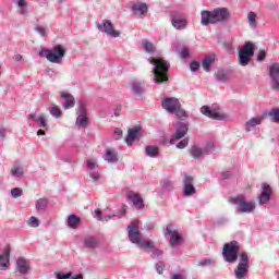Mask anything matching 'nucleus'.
<instances>
[{
	"label": "nucleus",
	"instance_id": "1",
	"mask_svg": "<svg viewBox=\"0 0 279 279\" xmlns=\"http://www.w3.org/2000/svg\"><path fill=\"white\" fill-rule=\"evenodd\" d=\"M239 242L231 241L226 243L222 248V257L226 263L234 264L239 260L238 266L233 269V276L235 279H245L250 274V254L247 252H241Z\"/></svg>",
	"mask_w": 279,
	"mask_h": 279
},
{
	"label": "nucleus",
	"instance_id": "2",
	"mask_svg": "<svg viewBox=\"0 0 279 279\" xmlns=\"http://www.w3.org/2000/svg\"><path fill=\"white\" fill-rule=\"evenodd\" d=\"M148 62L154 66L151 73L154 75L153 82H155V84H165V82H169L168 73L171 66L169 62L163 60L162 57H150L148 58Z\"/></svg>",
	"mask_w": 279,
	"mask_h": 279
},
{
	"label": "nucleus",
	"instance_id": "3",
	"mask_svg": "<svg viewBox=\"0 0 279 279\" xmlns=\"http://www.w3.org/2000/svg\"><path fill=\"white\" fill-rule=\"evenodd\" d=\"M230 19V10L228 8H216L213 11H203L201 13L202 25H215L217 23H227Z\"/></svg>",
	"mask_w": 279,
	"mask_h": 279
},
{
	"label": "nucleus",
	"instance_id": "4",
	"mask_svg": "<svg viewBox=\"0 0 279 279\" xmlns=\"http://www.w3.org/2000/svg\"><path fill=\"white\" fill-rule=\"evenodd\" d=\"M129 241L134 245H137L141 250H147L154 247V242L143 239V233H141V221H132L128 228Z\"/></svg>",
	"mask_w": 279,
	"mask_h": 279
},
{
	"label": "nucleus",
	"instance_id": "5",
	"mask_svg": "<svg viewBox=\"0 0 279 279\" xmlns=\"http://www.w3.org/2000/svg\"><path fill=\"white\" fill-rule=\"evenodd\" d=\"M65 54L66 48L62 45H56L52 49L44 48L39 51V58H46L51 64H61Z\"/></svg>",
	"mask_w": 279,
	"mask_h": 279
},
{
	"label": "nucleus",
	"instance_id": "6",
	"mask_svg": "<svg viewBox=\"0 0 279 279\" xmlns=\"http://www.w3.org/2000/svg\"><path fill=\"white\" fill-rule=\"evenodd\" d=\"M161 106L163 110H166L170 114H175V117H179V119H185L186 117V111L183 110L182 104H180V99L175 97L162 98Z\"/></svg>",
	"mask_w": 279,
	"mask_h": 279
},
{
	"label": "nucleus",
	"instance_id": "7",
	"mask_svg": "<svg viewBox=\"0 0 279 279\" xmlns=\"http://www.w3.org/2000/svg\"><path fill=\"white\" fill-rule=\"evenodd\" d=\"M232 204L236 206L235 213L238 215H251L256 210V204L254 202H247L245 196L238 195L231 199Z\"/></svg>",
	"mask_w": 279,
	"mask_h": 279
},
{
	"label": "nucleus",
	"instance_id": "8",
	"mask_svg": "<svg viewBox=\"0 0 279 279\" xmlns=\"http://www.w3.org/2000/svg\"><path fill=\"white\" fill-rule=\"evenodd\" d=\"M254 58V44L252 41H246L243 47L238 52V60L241 66H247Z\"/></svg>",
	"mask_w": 279,
	"mask_h": 279
},
{
	"label": "nucleus",
	"instance_id": "9",
	"mask_svg": "<svg viewBox=\"0 0 279 279\" xmlns=\"http://www.w3.org/2000/svg\"><path fill=\"white\" fill-rule=\"evenodd\" d=\"M201 112L204 117H208V119H214V121H228V114L221 112V109L217 107L203 106L201 108Z\"/></svg>",
	"mask_w": 279,
	"mask_h": 279
},
{
	"label": "nucleus",
	"instance_id": "10",
	"mask_svg": "<svg viewBox=\"0 0 279 279\" xmlns=\"http://www.w3.org/2000/svg\"><path fill=\"white\" fill-rule=\"evenodd\" d=\"M211 151H215L214 143H207L204 147L193 145L190 148V156L198 160L199 158H204V156H208Z\"/></svg>",
	"mask_w": 279,
	"mask_h": 279
},
{
	"label": "nucleus",
	"instance_id": "11",
	"mask_svg": "<svg viewBox=\"0 0 279 279\" xmlns=\"http://www.w3.org/2000/svg\"><path fill=\"white\" fill-rule=\"evenodd\" d=\"M97 29L110 38H119V36H121V32L114 29V25L110 20H102L100 23H97Z\"/></svg>",
	"mask_w": 279,
	"mask_h": 279
},
{
	"label": "nucleus",
	"instance_id": "12",
	"mask_svg": "<svg viewBox=\"0 0 279 279\" xmlns=\"http://www.w3.org/2000/svg\"><path fill=\"white\" fill-rule=\"evenodd\" d=\"M268 77L271 90H279V63L275 62L268 66Z\"/></svg>",
	"mask_w": 279,
	"mask_h": 279
},
{
	"label": "nucleus",
	"instance_id": "13",
	"mask_svg": "<svg viewBox=\"0 0 279 279\" xmlns=\"http://www.w3.org/2000/svg\"><path fill=\"white\" fill-rule=\"evenodd\" d=\"M126 199L136 210H143V208H145V202L138 192L129 191L126 193Z\"/></svg>",
	"mask_w": 279,
	"mask_h": 279
},
{
	"label": "nucleus",
	"instance_id": "14",
	"mask_svg": "<svg viewBox=\"0 0 279 279\" xmlns=\"http://www.w3.org/2000/svg\"><path fill=\"white\" fill-rule=\"evenodd\" d=\"M165 236H170V245L171 247H178L180 243H184V239L178 232V230H173L171 226H168L163 231Z\"/></svg>",
	"mask_w": 279,
	"mask_h": 279
},
{
	"label": "nucleus",
	"instance_id": "15",
	"mask_svg": "<svg viewBox=\"0 0 279 279\" xmlns=\"http://www.w3.org/2000/svg\"><path fill=\"white\" fill-rule=\"evenodd\" d=\"M189 133V124L184 122H179L177 125V131L170 138V145H175V142L180 141L181 138H184L186 134Z\"/></svg>",
	"mask_w": 279,
	"mask_h": 279
},
{
	"label": "nucleus",
	"instance_id": "16",
	"mask_svg": "<svg viewBox=\"0 0 279 279\" xmlns=\"http://www.w3.org/2000/svg\"><path fill=\"white\" fill-rule=\"evenodd\" d=\"M271 186L269 184L263 183L262 192L258 196L260 206H264V204H269V201L271 199Z\"/></svg>",
	"mask_w": 279,
	"mask_h": 279
},
{
	"label": "nucleus",
	"instance_id": "17",
	"mask_svg": "<svg viewBox=\"0 0 279 279\" xmlns=\"http://www.w3.org/2000/svg\"><path fill=\"white\" fill-rule=\"evenodd\" d=\"M77 114L75 122L77 128H88V117L86 116V107L84 105H80Z\"/></svg>",
	"mask_w": 279,
	"mask_h": 279
},
{
	"label": "nucleus",
	"instance_id": "18",
	"mask_svg": "<svg viewBox=\"0 0 279 279\" xmlns=\"http://www.w3.org/2000/svg\"><path fill=\"white\" fill-rule=\"evenodd\" d=\"M131 93L137 99H141L145 93V82L143 81H133L131 82Z\"/></svg>",
	"mask_w": 279,
	"mask_h": 279
},
{
	"label": "nucleus",
	"instance_id": "19",
	"mask_svg": "<svg viewBox=\"0 0 279 279\" xmlns=\"http://www.w3.org/2000/svg\"><path fill=\"white\" fill-rule=\"evenodd\" d=\"M184 189H183V195L185 197H191L192 195H195L196 190L193 185V177L186 175L183 180Z\"/></svg>",
	"mask_w": 279,
	"mask_h": 279
},
{
	"label": "nucleus",
	"instance_id": "20",
	"mask_svg": "<svg viewBox=\"0 0 279 279\" xmlns=\"http://www.w3.org/2000/svg\"><path fill=\"white\" fill-rule=\"evenodd\" d=\"M186 19H184L182 15L173 14L171 16V25L174 27V29H186Z\"/></svg>",
	"mask_w": 279,
	"mask_h": 279
},
{
	"label": "nucleus",
	"instance_id": "21",
	"mask_svg": "<svg viewBox=\"0 0 279 279\" xmlns=\"http://www.w3.org/2000/svg\"><path fill=\"white\" fill-rule=\"evenodd\" d=\"M16 269L21 276H27V274H29V264L27 263V259L19 257L16 259Z\"/></svg>",
	"mask_w": 279,
	"mask_h": 279
},
{
	"label": "nucleus",
	"instance_id": "22",
	"mask_svg": "<svg viewBox=\"0 0 279 279\" xmlns=\"http://www.w3.org/2000/svg\"><path fill=\"white\" fill-rule=\"evenodd\" d=\"M265 116H266V113H264L263 116L251 118L248 121H246V123H245L246 132H252V130H254V128H256V125H260V123H263V121H265Z\"/></svg>",
	"mask_w": 279,
	"mask_h": 279
},
{
	"label": "nucleus",
	"instance_id": "23",
	"mask_svg": "<svg viewBox=\"0 0 279 279\" xmlns=\"http://www.w3.org/2000/svg\"><path fill=\"white\" fill-rule=\"evenodd\" d=\"M132 11L135 16L141 19V16H145V14H147V3H135L132 5Z\"/></svg>",
	"mask_w": 279,
	"mask_h": 279
},
{
	"label": "nucleus",
	"instance_id": "24",
	"mask_svg": "<svg viewBox=\"0 0 279 279\" xmlns=\"http://www.w3.org/2000/svg\"><path fill=\"white\" fill-rule=\"evenodd\" d=\"M28 121H34L35 123H38V121H41V128L44 130H47V117H45L43 113L34 112L28 114Z\"/></svg>",
	"mask_w": 279,
	"mask_h": 279
},
{
	"label": "nucleus",
	"instance_id": "25",
	"mask_svg": "<svg viewBox=\"0 0 279 279\" xmlns=\"http://www.w3.org/2000/svg\"><path fill=\"white\" fill-rule=\"evenodd\" d=\"M10 252H11L10 246H5L3 254L0 255V268L2 270L8 269V263H10Z\"/></svg>",
	"mask_w": 279,
	"mask_h": 279
},
{
	"label": "nucleus",
	"instance_id": "26",
	"mask_svg": "<svg viewBox=\"0 0 279 279\" xmlns=\"http://www.w3.org/2000/svg\"><path fill=\"white\" fill-rule=\"evenodd\" d=\"M104 160L109 162V165H117V162H119V154L114 150L107 149L104 156Z\"/></svg>",
	"mask_w": 279,
	"mask_h": 279
},
{
	"label": "nucleus",
	"instance_id": "27",
	"mask_svg": "<svg viewBox=\"0 0 279 279\" xmlns=\"http://www.w3.org/2000/svg\"><path fill=\"white\" fill-rule=\"evenodd\" d=\"M83 245L86 250H96V247H99V239L95 236H87L84 239Z\"/></svg>",
	"mask_w": 279,
	"mask_h": 279
},
{
	"label": "nucleus",
	"instance_id": "28",
	"mask_svg": "<svg viewBox=\"0 0 279 279\" xmlns=\"http://www.w3.org/2000/svg\"><path fill=\"white\" fill-rule=\"evenodd\" d=\"M138 132H140L138 128L128 130V136L125 138V143L129 147H132V143H134V141H136V138L138 137Z\"/></svg>",
	"mask_w": 279,
	"mask_h": 279
},
{
	"label": "nucleus",
	"instance_id": "29",
	"mask_svg": "<svg viewBox=\"0 0 279 279\" xmlns=\"http://www.w3.org/2000/svg\"><path fill=\"white\" fill-rule=\"evenodd\" d=\"M61 98L64 99L63 108L64 110H69L75 106V98L71 94H61Z\"/></svg>",
	"mask_w": 279,
	"mask_h": 279
},
{
	"label": "nucleus",
	"instance_id": "30",
	"mask_svg": "<svg viewBox=\"0 0 279 279\" xmlns=\"http://www.w3.org/2000/svg\"><path fill=\"white\" fill-rule=\"evenodd\" d=\"M15 4L17 5V10L22 16H28L29 7L27 4V0H16Z\"/></svg>",
	"mask_w": 279,
	"mask_h": 279
},
{
	"label": "nucleus",
	"instance_id": "31",
	"mask_svg": "<svg viewBox=\"0 0 279 279\" xmlns=\"http://www.w3.org/2000/svg\"><path fill=\"white\" fill-rule=\"evenodd\" d=\"M81 221L82 220L80 219V217L72 214L68 217L66 223H68L69 228H71L72 230H77Z\"/></svg>",
	"mask_w": 279,
	"mask_h": 279
},
{
	"label": "nucleus",
	"instance_id": "32",
	"mask_svg": "<svg viewBox=\"0 0 279 279\" xmlns=\"http://www.w3.org/2000/svg\"><path fill=\"white\" fill-rule=\"evenodd\" d=\"M145 154L148 158H156V156L160 154V148H158V146H146Z\"/></svg>",
	"mask_w": 279,
	"mask_h": 279
},
{
	"label": "nucleus",
	"instance_id": "33",
	"mask_svg": "<svg viewBox=\"0 0 279 279\" xmlns=\"http://www.w3.org/2000/svg\"><path fill=\"white\" fill-rule=\"evenodd\" d=\"M10 174L13 178H23V175H25V170L21 166H13L10 170Z\"/></svg>",
	"mask_w": 279,
	"mask_h": 279
},
{
	"label": "nucleus",
	"instance_id": "34",
	"mask_svg": "<svg viewBox=\"0 0 279 279\" xmlns=\"http://www.w3.org/2000/svg\"><path fill=\"white\" fill-rule=\"evenodd\" d=\"M217 265V260L215 258H203L198 260V267H215Z\"/></svg>",
	"mask_w": 279,
	"mask_h": 279
},
{
	"label": "nucleus",
	"instance_id": "35",
	"mask_svg": "<svg viewBox=\"0 0 279 279\" xmlns=\"http://www.w3.org/2000/svg\"><path fill=\"white\" fill-rule=\"evenodd\" d=\"M47 204H49V201H47V198H39L35 205L37 213L45 211L47 209Z\"/></svg>",
	"mask_w": 279,
	"mask_h": 279
},
{
	"label": "nucleus",
	"instance_id": "36",
	"mask_svg": "<svg viewBox=\"0 0 279 279\" xmlns=\"http://www.w3.org/2000/svg\"><path fill=\"white\" fill-rule=\"evenodd\" d=\"M213 62H215V58L211 56H207L202 62L204 71L208 73V71H210V66H213Z\"/></svg>",
	"mask_w": 279,
	"mask_h": 279
},
{
	"label": "nucleus",
	"instance_id": "37",
	"mask_svg": "<svg viewBox=\"0 0 279 279\" xmlns=\"http://www.w3.org/2000/svg\"><path fill=\"white\" fill-rule=\"evenodd\" d=\"M265 114H268V117H270V121L272 123H279V109L278 108H274L268 113H265Z\"/></svg>",
	"mask_w": 279,
	"mask_h": 279
},
{
	"label": "nucleus",
	"instance_id": "38",
	"mask_svg": "<svg viewBox=\"0 0 279 279\" xmlns=\"http://www.w3.org/2000/svg\"><path fill=\"white\" fill-rule=\"evenodd\" d=\"M256 13L255 12H248L247 14V21H248V25L252 29H256L257 27V23H256Z\"/></svg>",
	"mask_w": 279,
	"mask_h": 279
},
{
	"label": "nucleus",
	"instance_id": "39",
	"mask_svg": "<svg viewBox=\"0 0 279 279\" xmlns=\"http://www.w3.org/2000/svg\"><path fill=\"white\" fill-rule=\"evenodd\" d=\"M215 76H216V80L218 82H221L222 84H226V82H228V80H229L228 74H226V72L223 70L217 71Z\"/></svg>",
	"mask_w": 279,
	"mask_h": 279
},
{
	"label": "nucleus",
	"instance_id": "40",
	"mask_svg": "<svg viewBox=\"0 0 279 279\" xmlns=\"http://www.w3.org/2000/svg\"><path fill=\"white\" fill-rule=\"evenodd\" d=\"M160 184L163 191H173V182L171 180L165 179Z\"/></svg>",
	"mask_w": 279,
	"mask_h": 279
},
{
	"label": "nucleus",
	"instance_id": "41",
	"mask_svg": "<svg viewBox=\"0 0 279 279\" xmlns=\"http://www.w3.org/2000/svg\"><path fill=\"white\" fill-rule=\"evenodd\" d=\"M50 114L54 117V119H60V117H62V111L60 110V108H58V106L53 105L50 108Z\"/></svg>",
	"mask_w": 279,
	"mask_h": 279
},
{
	"label": "nucleus",
	"instance_id": "42",
	"mask_svg": "<svg viewBox=\"0 0 279 279\" xmlns=\"http://www.w3.org/2000/svg\"><path fill=\"white\" fill-rule=\"evenodd\" d=\"M143 47H144V51H146L147 53H154V51L156 50V47H154V44L149 41H143Z\"/></svg>",
	"mask_w": 279,
	"mask_h": 279
},
{
	"label": "nucleus",
	"instance_id": "43",
	"mask_svg": "<svg viewBox=\"0 0 279 279\" xmlns=\"http://www.w3.org/2000/svg\"><path fill=\"white\" fill-rule=\"evenodd\" d=\"M23 195V189L21 187H13L11 190V197H13V199H16V197H21Z\"/></svg>",
	"mask_w": 279,
	"mask_h": 279
},
{
	"label": "nucleus",
	"instance_id": "44",
	"mask_svg": "<svg viewBox=\"0 0 279 279\" xmlns=\"http://www.w3.org/2000/svg\"><path fill=\"white\" fill-rule=\"evenodd\" d=\"M148 250H153L151 251V258H162V254H163V252L162 251H160V250H158V248H154V246L153 247H148Z\"/></svg>",
	"mask_w": 279,
	"mask_h": 279
},
{
	"label": "nucleus",
	"instance_id": "45",
	"mask_svg": "<svg viewBox=\"0 0 279 279\" xmlns=\"http://www.w3.org/2000/svg\"><path fill=\"white\" fill-rule=\"evenodd\" d=\"M28 226L31 228H38V226H40V220H38V218L32 216L29 219H28Z\"/></svg>",
	"mask_w": 279,
	"mask_h": 279
},
{
	"label": "nucleus",
	"instance_id": "46",
	"mask_svg": "<svg viewBox=\"0 0 279 279\" xmlns=\"http://www.w3.org/2000/svg\"><path fill=\"white\" fill-rule=\"evenodd\" d=\"M96 167H97V159H88L87 160L88 171H95Z\"/></svg>",
	"mask_w": 279,
	"mask_h": 279
},
{
	"label": "nucleus",
	"instance_id": "47",
	"mask_svg": "<svg viewBox=\"0 0 279 279\" xmlns=\"http://www.w3.org/2000/svg\"><path fill=\"white\" fill-rule=\"evenodd\" d=\"M72 276H73V272H66V274L57 272L56 274L57 279H70Z\"/></svg>",
	"mask_w": 279,
	"mask_h": 279
},
{
	"label": "nucleus",
	"instance_id": "48",
	"mask_svg": "<svg viewBox=\"0 0 279 279\" xmlns=\"http://www.w3.org/2000/svg\"><path fill=\"white\" fill-rule=\"evenodd\" d=\"M89 178L93 182H99V180H101V174L99 172H89Z\"/></svg>",
	"mask_w": 279,
	"mask_h": 279
},
{
	"label": "nucleus",
	"instance_id": "49",
	"mask_svg": "<svg viewBox=\"0 0 279 279\" xmlns=\"http://www.w3.org/2000/svg\"><path fill=\"white\" fill-rule=\"evenodd\" d=\"M185 147H189V140L184 138L181 142L177 144V149H184Z\"/></svg>",
	"mask_w": 279,
	"mask_h": 279
},
{
	"label": "nucleus",
	"instance_id": "50",
	"mask_svg": "<svg viewBox=\"0 0 279 279\" xmlns=\"http://www.w3.org/2000/svg\"><path fill=\"white\" fill-rule=\"evenodd\" d=\"M265 58H267V52L259 50L257 53V62H264Z\"/></svg>",
	"mask_w": 279,
	"mask_h": 279
},
{
	"label": "nucleus",
	"instance_id": "51",
	"mask_svg": "<svg viewBox=\"0 0 279 279\" xmlns=\"http://www.w3.org/2000/svg\"><path fill=\"white\" fill-rule=\"evenodd\" d=\"M35 32H37V34H40L41 36H47V28H45L44 26H36Z\"/></svg>",
	"mask_w": 279,
	"mask_h": 279
},
{
	"label": "nucleus",
	"instance_id": "52",
	"mask_svg": "<svg viewBox=\"0 0 279 279\" xmlns=\"http://www.w3.org/2000/svg\"><path fill=\"white\" fill-rule=\"evenodd\" d=\"M157 274L161 275L165 271V263L159 262L156 264Z\"/></svg>",
	"mask_w": 279,
	"mask_h": 279
},
{
	"label": "nucleus",
	"instance_id": "53",
	"mask_svg": "<svg viewBox=\"0 0 279 279\" xmlns=\"http://www.w3.org/2000/svg\"><path fill=\"white\" fill-rule=\"evenodd\" d=\"M123 136V131L121 129H116L113 132V138L114 141H119Z\"/></svg>",
	"mask_w": 279,
	"mask_h": 279
},
{
	"label": "nucleus",
	"instance_id": "54",
	"mask_svg": "<svg viewBox=\"0 0 279 279\" xmlns=\"http://www.w3.org/2000/svg\"><path fill=\"white\" fill-rule=\"evenodd\" d=\"M190 69L193 73H195V71L199 70V63L197 61H192L190 64Z\"/></svg>",
	"mask_w": 279,
	"mask_h": 279
},
{
	"label": "nucleus",
	"instance_id": "55",
	"mask_svg": "<svg viewBox=\"0 0 279 279\" xmlns=\"http://www.w3.org/2000/svg\"><path fill=\"white\" fill-rule=\"evenodd\" d=\"M189 56H190L189 48H183L181 50V58H183V60H184V59L189 58Z\"/></svg>",
	"mask_w": 279,
	"mask_h": 279
},
{
	"label": "nucleus",
	"instance_id": "56",
	"mask_svg": "<svg viewBox=\"0 0 279 279\" xmlns=\"http://www.w3.org/2000/svg\"><path fill=\"white\" fill-rule=\"evenodd\" d=\"M222 180H229V178H232V172L230 171H225L221 173Z\"/></svg>",
	"mask_w": 279,
	"mask_h": 279
},
{
	"label": "nucleus",
	"instance_id": "57",
	"mask_svg": "<svg viewBox=\"0 0 279 279\" xmlns=\"http://www.w3.org/2000/svg\"><path fill=\"white\" fill-rule=\"evenodd\" d=\"M112 217H117V215L104 216L102 218H99V221H110V219H112Z\"/></svg>",
	"mask_w": 279,
	"mask_h": 279
},
{
	"label": "nucleus",
	"instance_id": "58",
	"mask_svg": "<svg viewBox=\"0 0 279 279\" xmlns=\"http://www.w3.org/2000/svg\"><path fill=\"white\" fill-rule=\"evenodd\" d=\"M114 117H121V106H117L113 111Z\"/></svg>",
	"mask_w": 279,
	"mask_h": 279
},
{
	"label": "nucleus",
	"instance_id": "59",
	"mask_svg": "<svg viewBox=\"0 0 279 279\" xmlns=\"http://www.w3.org/2000/svg\"><path fill=\"white\" fill-rule=\"evenodd\" d=\"M5 129L4 128H0V141H3V138H5Z\"/></svg>",
	"mask_w": 279,
	"mask_h": 279
},
{
	"label": "nucleus",
	"instance_id": "60",
	"mask_svg": "<svg viewBox=\"0 0 279 279\" xmlns=\"http://www.w3.org/2000/svg\"><path fill=\"white\" fill-rule=\"evenodd\" d=\"M95 215H96L98 221H99V219H104V216L101 215V210L95 209Z\"/></svg>",
	"mask_w": 279,
	"mask_h": 279
},
{
	"label": "nucleus",
	"instance_id": "61",
	"mask_svg": "<svg viewBox=\"0 0 279 279\" xmlns=\"http://www.w3.org/2000/svg\"><path fill=\"white\" fill-rule=\"evenodd\" d=\"M13 60H15V62H21L23 60V56L22 54H15L13 57Z\"/></svg>",
	"mask_w": 279,
	"mask_h": 279
},
{
	"label": "nucleus",
	"instance_id": "62",
	"mask_svg": "<svg viewBox=\"0 0 279 279\" xmlns=\"http://www.w3.org/2000/svg\"><path fill=\"white\" fill-rule=\"evenodd\" d=\"M171 279H184V276H182L180 274H174V275H172Z\"/></svg>",
	"mask_w": 279,
	"mask_h": 279
},
{
	"label": "nucleus",
	"instance_id": "63",
	"mask_svg": "<svg viewBox=\"0 0 279 279\" xmlns=\"http://www.w3.org/2000/svg\"><path fill=\"white\" fill-rule=\"evenodd\" d=\"M37 136H45V131L43 129H39L37 131Z\"/></svg>",
	"mask_w": 279,
	"mask_h": 279
},
{
	"label": "nucleus",
	"instance_id": "64",
	"mask_svg": "<svg viewBox=\"0 0 279 279\" xmlns=\"http://www.w3.org/2000/svg\"><path fill=\"white\" fill-rule=\"evenodd\" d=\"M154 228V223H148L145 226L146 230H151Z\"/></svg>",
	"mask_w": 279,
	"mask_h": 279
}]
</instances>
